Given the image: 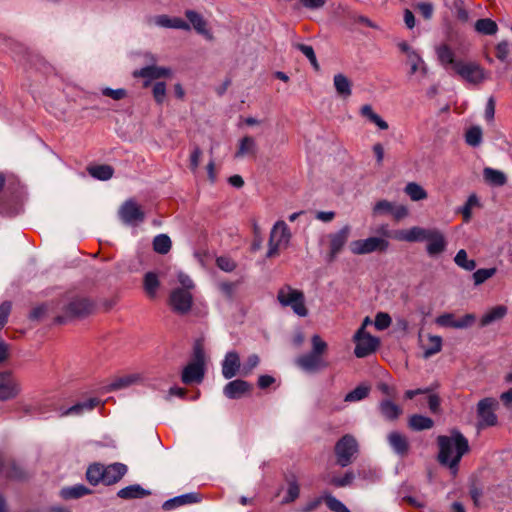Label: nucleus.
<instances>
[{"mask_svg": "<svg viewBox=\"0 0 512 512\" xmlns=\"http://www.w3.org/2000/svg\"><path fill=\"white\" fill-rule=\"evenodd\" d=\"M89 174L98 180H109L113 176V168L109 165H97L88 168Z\"/></svg>", "mask_w": 512, "mask_h": 512, "instance_id": "obj_43", "label": "nucleus"}, {"mask_svg": "<svg viewBox=\"0 0 512 512\" xmlns=\"http://www.w3.org/2000/svg\"><path fill=\"white\" fill-rule=\"evenodd\" d=\"M498 402L494 398H484L477 405V414L479 417L478 426L480 428L494 426L497 423V416L494 411Z\"/></svg>", "mask_w": 512, "mask_h": 512, "instance_id": "obj_12", "label": "nucleus"}, {"mask_svg": "<svg viewBox=\"0 0 512 512\" xmlns=\"http://www.w3.org/2000/svg\"><path fill=\"white\" fill-rule=\"evenodd\" d=\"M354 475L352 472H347L343 477H334L331 483L337 487H345L352 483Z\"/></svg>", "mask_w": 512, "mask_h": 512, "instance_id": "obj_63", "label": "nucleus"}, {"mask_svg": "<svg viewBox=\"0 0 512 512\" xmlns=\"http://www.w3.org/2000/svg\"><path fill=\"white\" fill-rule=\"evenodd\" d=\"M397 47L405 55L408 77L420 83L428 75V66L423 57L406 41L399 42Z\"/></svg>", "mask_w": 512, "mask_h": 512, "instance_id": "obj_4", "label": "nucleus"}, {"mask_svg": "<svg viewBox=\"0 0 512 512\" xmlns=\"http://www.w3.org/2000/svg\"><path fill=\"white\" fill-rule=\"evenodd\" d=\"M435 52L437 55V59L440 64L444 67L451 65L454 68V64L458 61H455V54L450 46L447 44H440L435 48Z\"/></svg>", "mask_w": 512, "mask_h": 512, "instance_id": "obj_33", "label": "nucleus"}, {"mask_svg": "<svg viewBox=\"0 0 512 512\" xmlns=\"http://www.w3.org/2000/svg\"><path fill=\"white\" fill-rule=\"evenodd\" d=\"M388 443L393 451L399 456H405L409 450L407 438L399 432L393 431L387 436Z\"/></svg>", "mask_w": 512, "mask_h": 512, "instance_id": "obj_25", "label": "nucleus"}, {"mask_svg": "<svg viewBox=\"0 0 512 512\" xmlns=\"http://www.w3.org/2000/svg\"><path fill=\"white\" fill-rule=\"evenodd\" d=\"M260 358L256 354H251L248 356L244 364L242 365L241 375L248 376L252 373V371L259 365Z\"/></svg>", "mask_w": 512, "mask_h": 512, "instance_id": "obj_51", "label": "nucleus"}, {"mask_svg": "<svg viewBox=\"0 0 512 512\" xmlns=\"http://www.w3.org/2000/svg\"><path fill=\"white\" fill-rule=\"evenodd\" d=\"M395 204L388 200H380L373 206L372 213L374 216L392 215Z\"/></svg>", "mask_w": 512, "mask_h": 512, "instance_id": "obj_48", "label": "nucleus"}, {"mask_svg": "<svg viewBox=\"0 0 512 512\" xmlns=\"http://www.w3.org/2000/svg\"><path fill=\"white\" fill-rule=\"evenodd\" d=\"M199 501L200 497L197 493H186L165 501L162 507L164 510L170 511L174 508L187 504L197 503Z\"/></svg>", "mask_w": 512, "mask_h": 512, "instance_id": "obj_27", "label": "nucleus"}, {"mask_svg": "<svg viewBox=\"0 0 512 512\" xmlns=\"http://www.w3.org/2000/svg\"><path fill=\"white\" fill-rule=\"evenodd\" d=\"M510 53L509 44L506 41H502L498 43L496 46V57L501 60L505 61Z\"/></svg>", "mask_w": 512, "mask_h": 512, "instance_id": "obj_64", "label": "nucleus"}, {"mask_svg": "<svg viewBox=\"0 0 512 512\" xmlns=\"http://www.w3.org/2000/svg\"><path fill=\"white\" fill-rule=\"evenodd\" d=\"M421 348L425 359L439 353L442 349V338L436 335H428L425 339H421Z\"/></svg>", "mask_w": 512, "mask_h": 512, "instance_id": "obj_26", "label": "nucleus"}, {"mask_svg": "<svg viewBox=\"0 0 512 512\" xmlns=\"http://www.w3.org/2000/svg\"><path fill=\"white\" fill-rule=\"evenodd\" d=\"M104 466L100 464L91 465L86 473L87 480L92 485L104 484Z\"/></svg>", "mask_w": 512, "mask_h": 512, "instance_id": "obj_42", "label": "nucleus"}, {"mask_svg": "<svg viewBox=\"0 0 512 512\" xmlns=\"http://www.w3.org/2000/svg\"><path fill=\"white\" fill-rule=\"evenodd\" d=\"M457 319H455L454 315L452 313H445L440 316H438L435 319V323L441 327H449V328H455L456 329V323Z\"/></svg>", "mask_w": 512, "mask_h": 512, "instance_id": "obj_56", "label": "nucleus"}, {"mask_svg": "<svg viewBox=\"0 0 512 512\" xmlns=\"http://www.w3.org/2000/svg\"><path fill=\"white\" fill-rule=\"evenodd\" d=\"M152 23L163 28H173L181 30H190V25L179 17H169L168 15H158L152 19Z\"/></svg>", "mask_w": 512, "mask_h": 512, "instance_id": "obj_21", "label": "nucleus"}, {"mask_svg": "<svg viewBox=\"0 0 512 512\" xmlns=\"http://www.w3.org/2000/svg\"><path fill=\"white\" fill-rule=\"evenodd\" d=\"M359 112L362 117L376 125L380 130H387L389 128L388 123L373 110L370 104L361 106Z\"/></svg>", "mask_w": 512, "mask_h": 512, "instance_id": "obj_30", "label": "nucleus"}, {"mask_svg": "<svg viewBox=\"0 0 512 512\" xmlns=\"http://www.w3.org/2000/svg\"><path fill=\"white\" fill-rule=\"evenodd\" d=\"M369 394V387L367 386H363V385H360L358 387H356L354 390H352L351 392H349L344 400L346 402H356V401H360L364 398H366Z\"/></svg>", "mask_w": 512, "mask_h": 512, "instance_id": "obj_50", "label": "nucleus"}, {"mask_svg": "<svg viewBox=\"0 0 512 512\" xmlns=\"http://www.w3.org/2000/svg\"><path fill=\"white\" fill-rule=\"evenodd\" d=\"M102 94L114 100H121L127 96V91L123 88L111 89L106 87L102 89Z\"/></svg>", "mask_w": 512, "mask_h": 512, "instance_id": "obj_61", "label": "nucleus"}, {"mask_svg": "<svg viewBox=\"0 0 512 512\" xmlns=\"http://www.w3.org/2000/svg\"><path fill=\"white\" fill-rule=\"evenodd\" d=\"M142 380L140 374H129L114 380L109 385V390H118L137 384Z\"/></svg>", "mask_w": 512, "mask_h": 512, "instance_id": "obj_39", "label": "nucleus"}, {"mask_svg": "<svg viewBox=\"0 0 512 512\" xmlns=\"http://www.w3.org/2000/svg\"><path fill=\"white\" fill-rule=\"evenodd\" d=\"M379 411L388 421H395L402 414V408L389 399L382 400L379 403Z\"/></svg>", "mask_w": 512, "mask_h": 512, "instance_id": "obj_29", "label": "nucleus"}, {"mask_svg": "<svg viewBox=\"0 0 512 512\" xmlns=\"http://www.w3.org/2000/svg\"><path fill=\"white\" fill-rule=\"evenodd\" d=\"M475 30L483 35H494L498 30V26L495 21L483 18L476 21Z\"/></svg>", "mask_w": 512, "mask_h": 512, "instance_id": "obj_41", "label": "nucleus"}, {"mask_svg": "<svg viewBox=\"0 0 512 512\" xmlns=\"http://www.w3.org/2000/svg\"><path fill=\"white\" fill-rule=\"evenodd\" d=\"M392 319L389 314L379 312L375 316L374 325L377 330H385L391 325Z\"/></svg>", "mask_w": 512, "mask_h": 512, "instance_id": "obj_55", "label": "nucleus"}, {"mask_svg": "<svg viewBox=\"0 0 512 512\" xmlns=\"http://www.w3.org/2000/svg\"><path fill=\"white\" fill-rule=\"evenodd\" d=\"M496 273L495 268L478 269L473 273V279L476 285L482 284Z\"/></svg>", "mask_w": 512, "mask_h": 512, "instance_id": "obj_54", "label": "nucleus"}, {"mask_svg": "<svg viewBox=\"0 0 512 512\" xmlns=\"http://www.w3.org/2000/svg\"><path fill=\"white\" fill-rule=\"evenodd\" d=\"M426 252L429 256L435 257L442 254L447 247L444 234L438 229H431L427 240Z\"/></svg>", "mask_w": 512, "mask_h": 512, "instance_id": "obj_16", "label": "nucleus"}, {"mask_svg": "<svg viewBox=\"0 0 512 512\" xmlns=\"http://www.w3.org/2000/svg\"><path fill=\"white\" fill-rule=\"evenodd\" d=\"M177 280L180 287H176L171 291L169 305L175 313L185 315L192 308L193 296L191 290L195 288V284L192 279L183 272L177 274Z\"/></svg>", "mask_w": 512, "mask_h": 512, "instance_id": "obj_2", "label": "nucleus"}, {"mask_svg": "<svg viewBox=\"0 0 512 512\" xmlns=\"http://www.w3.org/2000/svg\"><path fill=\"white\" fill-rule=\"evenodd\" d=\"M153 248L157 253L166 254L171 249V240L165 234L157 235L153 240Z\"/></svg>", "mask_w": 512, "mask_h": 512, "instance_id": "obj_46", "label": "nucleus"}, {"mask_svg": "<svg viewBox=\"0 0 512 512\" xmlns=\"http://www.w3.org/2000/svg\"><path fill=\"white\" fill-rule=\"evenodd\" d=\"M454 261L459 267L467 271H472L476 267V262L473 259H468L467 252L464 249L457 252Z\"/></svg>", "mask_w": 512, "mask_h": 512, "instance_id": "obj_47", "label": "nucleus"}, {"mask_svg": "<svg viewBox=\"0 0 512 512\" xmlns=\"http://www.w3.org/2000/svg\"><path fill=\"white\" fill-rule=\"evenodd\" d=\"M153 97L158 104H162L166 97V84L164 82H156L152 89Z\"/></svg>", "mask_w": 512, "mask_h": 512, "instance_id": "obj_58", "label": "nucleus"}, {"mask_svg": "<svg viewBox=\"0 0 512 512\" xmlns=\"http://www.w3.org/2000/svg\"><path fill=\"white\" fill-rule=\"evenodd\" d=\"M205 353L200 345L194 348V359L182 372V381L185 384L200 383L204 377Z\"/></svg>", "mask_w": 512, "mask_h": 512, "instance_id": "obj_7", "label": "nucleus"}, {"mask_svg": "<svg viewBox=\"0 0 512 512\" xmlns=\"http://www.w3.org/2000/svg\"><path fill=\"white\" fill-rule=\"evenodd\" d=\"M415 8L420 12L424 19L430 20L433 16L434 6L430 2L417 3Z\"/></svg>", "mask_w": 512, "mask_h": 512, "instance_id": "obj_60", "label": "nucleus"}, {"mask_svg": "<svg viewBox=\"0 0 512 512\" xmlns=\"http://www.w3.org/2000/svg\"><path fill=\"white\" fill-rule=\"evenodd\" d=\"M251 389V385L241 379L233 380L228 382L224 389V395L229 399H238L248 393Z\"/></svg>", "mask_w": 512, "mask_h": 512, "instance_id": "obj_20", "label": "nucleus"}, {"mask_svg": "<svg viewBox=\"0 0 512 512\" xmlns=\"http://www.w3.org/2000/svg\"><path fill=\"white\" fill-rule=\"evenodd\" d=\"M333 84L338 95L343 98H348L351 96L352 83L347 76L342 73L334 75Z\"/></svg>", "mask_w": 512, "mask_h": 512, "instance_id": "obj_32", "label": "nucleus"}, {"mask_svg": "<svg viewBox=\"0 0 512 512\" xmlns=\"http://www.w3.org/2000/svg\"><path fill=\"white\" fill-rule=\"evenodd\" d=\"M134 77L144 78V86L147 87L152 80L170 78L172 70L168 67L149 65L133 72Z\"/></svg>", "mask_w": 512, "mask_h": 512, "instance_id": "obj_15", "label": "nucleus"}, {"mask_svg": "<svg viewBox=\"0 0 512 512\" xmlns=\"http://www.w3.org/2000/svg\"><path fill=\"white\" fill-rule=\"evenodd\" d=\"M404 192L412 201H422L428 197L427 191L416 182H409L405 188Z\"/></svg>", "mask_w": 512, "mask_h": 512, "instance_id": "obj_38", "label": "nucleus"}, {"mask_svg": "<svg viewBox=\"0 0 512 512\" xmlns=\"http://www.w3.org/2000/svg\"><path fill=\"white\" fill-rule=\"evenodd\" d=\"M277 299L283 307H289L299 317H306L308 309L305 305V296L302 291L284 286L279 289Z\"/></svg>", "mask_w": 512, "mask_h": 512, "instance_id": "obj_5", "label": "nucleus"}, {"mask_svg": "<svg viewBox=\"0 0 512 512\" xmlns=\"http://www.w3.org/2000/svg\"><path fill=\"white\" fill-rule=\"evenodd\" d=\"M483 177L485 181L492 186L500 187L507 182V177L504 172L490 167L484 168Z\"/></svg>", "mask_w": 512, "mask_h": 512, "instance_id": "obj_35", "label": "nucleus"}, {"mask_svg": "<svg viewBox=\"0 0 512 512\" xmlns=\"http://www.w3.org/2000/svg\"><path fill=\"white\" fill-rule=\"evenodd\" d=\"M89 489L84 485H76L74 487H66L61 490V496L64 499H76L89 493Z\"/></svg>", "mask_w": 512, "mask_h": 512, "instance_id": "obj_44", "label": "nucleus"}, {"mask_svg": "<svg viewBox=\"0 0 512 512\" xmlns=\"http://www.w3.org/2000/svg\"><path fill=\"white\" fill-rule=\"evenodd\" d=\"M300 488L296 481H290L288 484L287 495L283 499L284 503H290L296 500L299 496Z\"/></svg>", "mask_w": 512, "mask_h": 512, "instance_id": "obj_59", "label": "nucleus"}, {"mask_svg": "<svg viewBox=\"0 0 512 512\" xmlns=\"http://www.w3.org/2000/svg\"><path fill=\"white\" fill-rule=\"evenodd\" d=\"M93 310V304L85 299H75L71 301L67 306V315L71 317H82L85 316Z\"/></svg>", "mask_w": 512, "mask_h": 512, "instance_id": "obj_23", "label": "nucleus"}, {"mask_svg": "<svg viewBox=\"0 0 512 512\" xmlns=\"http://www.w3.org/2000/svg\"><path fill=\"white\" fill-rule=\"evenodd\" d=\"M431 229L413 226L409 229L397 231L394 235L395 239L406 242H420L428 238Z\"/></svg>", "mask_w": 512, "mask_h": 512, "instance_id": "obj_19", "label": "nucleus"}, {"mask_svg": "<svg viewBox=\"0 0 512 512\" xmlns=\"http://www.w3.org/2000/svg\"><path fill=\"white\" fill-rule=\"evenodd\" d=\"M507 314V307L498 305L488 310L480 319V326L485 327L501 320Z\"/></svg>", "mask_w": 512, "mask_h": 512, "instance_id": "obj_31", "label": "nucleus"}, {"mask_svg": "<svg viewBox=\"0 0 512 512\" xmlns=\"http://www.w3.org/2000/svg\"><path fill=\"white\" fill-rule=\"evenodd\" d=\"M144 290L149 298H155L157 296L158 288L160 287V281L158 276L154 272H147L144 276Z\"/></svg>", "mask_w": 512, "mask_h": 512, "instance_id": "obj_37", "label": "nucleus"}, {"mask_svg": "<svg viewBox=\"0 0 512 512\" xmlns=\"http://www.w3.org/2000/svg\"><path fill=\"white\" fill-rule=\"evenodd\" d=\"M185 15L197 33L203 35L208 40L213 39V35L207 28V22L202 15L193 10H187Z\"/></svg>", "mask_w": 512, "mask_h": 512, "instance_id": "obj_22", "label": "nucleus"}, {"mask_svg": "<svg viewBox=\"0 0 512 512\" xmlns=\"http://www.w3.org/2000/svg\"><path fill=\"white\" fill-rule=\"evenodd\" d=\"M20 390V384L10 372H0V401L16 398Z\"/></svg>", "mask_w": 512, "mask_h": 512, "instance_id": "obj_14", "label": "nucleus"}, {"mask_svg": "<svg viewBox=\"0 0 512 512\" xmlns=\"http://www.w3.org/2000/svg\"><path fill=\"white\" fill-rule=\"evenodd\" d=\"M482 129L479 126H473L466 131L465 141L469 146L477 147L482 143Z\"/></svg>", "mask_w": 512, "mask_h": 512, "instance_id": "obj_45", "label": "nucleus"}, {"mask_svg": "<svg viewBox=\"0 0 512 512\" xmlns=\"http://www.w3.org/2000/svg\"><path fill=\"white\" fill-rule=\"evenodd\" d=\"M99 404H100V400L99 399L91 398V399H88L86 401H83V402H80V403H77V404L73 405L72 407L67 409L63 413V415H71V414L81 415L82 413H84L86 411L93 410Z\"/></svg>", "mask_w": 512, "mask_h": 512, "instance_id": "obj_36", "label": "nucleus"}, {"mask_svg": "<svg viewBox=\"0 0 512 512\" xmlns=\"http://www.w3.org/2000/svg\"><path fill=\"white\" fill-rule=\"evenodd\" d=\"M148 495H150V492L142 488L139 484L129 485L117 492V496L122 499L144 498Z\"/></svg>", "mask_w": 512, "mask_h": 512, "instance_id": "obj_34", "label": "nucleus"}, {"mask_svg": "<svg viewBox=\"0 0 512 512\" xmlns=\"http://www.w3.org/2000/svg\"><path fill=\"white\" fill-rule=\"evenodd\" d=\"M357 452V442L351 435L343 436L335 446L337 462L340 466L346 467Z\"/></svg>", "mask_w": 512, "mask_h": 512, "instance_id": "obj_10", "label": "nucleus"}, {"mask_svg": "<svg viewBox=\"0 0 512 512\" xmlns=\"http://www.w3.org/2000/svg\"><path fill=\"white\" fill-rule=\"evenodd\" d=\"M121 221L126 225L135 226L143 222L145 214L141 207L132 199L125 201L118 211Z\"/></svg>", "mask_w": 512, "mask_h": 512, "instance_id": "obj_13", "label": "nucleus"}, {"mask_svg": "<svg viewBox=\"0 0 512 512\" xmlns=\"http://www.w3.org/2000/svg\"><path fill=\"white\" fill-rule=\"evenodd\" d=\"M350 227L348 225L342 227L339 231L329 235L330 243V260H333L341 252L350 235Z\"/></svg>", "mask_w": 512, "mask_h": 512, "instance_id": "obj_18", "label": "nucleus"}, {"mask_svg": "<svg viewBox=\"0 0 512 512\" xmlns=\"http://www.w3.org/2000/svg\"><path fill=\"white\" fill-rule=\"evenodd\" d=\"M104 471V484L112 485L117 483L127 473V466L122 463H113L104 466Z\"/></svg>", "mask_w": 512, "mask_h": 512, "instance_id": "obj_24", "label": "nucleus"}, {"mask_svg": "<svg viewBox=\"0 0 512 512\" xmlns=\"http://www.w3.org/2000/svg\"><path fill=\"white\" fill-rule=\"evenodd\" d=\"M477 206H479L478 197L475 194H471L468 197L465 205L463 207H461L459 210L463 215L464 222L467 223L470 221V219L472 217V209Z\"/></svg>", "mask_w": 512, "mask_h": 512, "instance_id": "obj_49", "label": "nucleus"}, {"mask_svg": "<svg viewBox=\"0 0 512 512\" xmlns=\"http://www.w3.org/2000/svg\"><path fill=\"white\" fill-rule=\"evenodd\" d=\"M453 9L459 21L466 23L469 21V12L465 7L464 0H454Z\"/></svg>", "mask_w": 512, "mask_h": 512, "instance_id": "obj_53", "label": "nucleus"}, {"mask_svg": "<svg viewBox=\"0 0 512 512\" xmlns=\"http://www.w3.org/2000/svg\"><path fill=\"white\" fill-rule=\"evenodd\" d=\"M433 425V420L423 415L415 414L409 418V427L416 431L430 429Z\"/></svg>", "mask_w": 512, "mask_h": 512, "instance_id": "obj_40", "label": "nucleus"}, {"mask_svg": "<svg viewBox=\"0 0 512 512\" xmlns=\"http://www.w3.org/2000/svg\"><path fill=\"white\" fill-rule=\"evenodd\" d=\"M311 343V352L298 357L296 364L306 372H317L328 366V363L323 358V354L326 352L328 345L317 334L312 336Z\"/></svg>", "mask_w": 512, "mask_h": 512, "instance_id": "obj_3", "label": "nucleus"}, {"mask_svg": "<svg viewBox=\"0 0 512 512\" xmlns=\"http://www.w3.org/2000/svg\"><path fill=\"white\" fill-rule=\"evenodd\" d=\"M389 242L381 237H369L366 239L354 240L349 244V249L354 255L370 254L376 251H386Z\"/></svg>", "mask_w": 512, "mask_h": 512, "instance_id": "obj_8", "label": "nucleus"}, {"mask_svg": "<svg viewBox=\"0 0 512 512\" xmlns=\"http://www.w3.org/2000/svg\"><path fill=\"white\" fill-rule=\"evenodd\" d=\"M290 239L291 233L287 224L282 220L277 221L270 232L267 257H275L281 250L286 249Z\"/></svg>", "mask_w": 512, "mask_h": 512, "instance_id": "obj_6", "label": "nucleus"}, {"mask_svg": "<svg viewBox=\"0 0 512 512\" xmlns=\"http://www.w3.org/2000/svg\"><path fill=\"white\" fill-rule=\"evenodd\" d=\"M297 48L308 58V60L310 61L311 65L315 69L319 68V65H318V62H317V58H316V55H315V52H314V49H313L312 46L305 45V44H297Z\"/></svg>", "mask_w": 512, "mask_h": 512, "instance_id": "obj_57", "label": "nucleus"}, {"mask_svg": "<svg viewBox=\"0 0 512 512\" xmlns=\"http://www.w3.org/2000/svg\"><path fill=\"white\" fill-rule=\"evenodd\" d=\"M257 152V143L251 136H244L239 140L238 149L235 152V158L254 156Z\"/></svg>", "mask_w": 512, "mask_h": 512, "instance_id": "obj_28", "label": "nucleus"}, {"mask_svg": "<svg viewBox=\"0 0 512 512\" xmlns=\"http://www.w3.org/2000/svg\"><path fill=\"white\" fill-rule=\"evenodd\" d=\"M437 442L438 461L456 474L461 458L469 451L468 440L459 431L453 430L449 435L438 436Z\"/></svg>", "mask_w": 512, "mask_h": 512, "instance_id": "obj_1", "label": "nucleus"}, {"mask_svg": "<svg viewBox=\"0 0 512 512\" xmlns=\"http://www.w3.org/2000/svg\"><path fill=\"white\" fill-rule=\"evenodd\" d=\"M455 72L471 84H480L486 79V71L476 62L458 61L454 64Z\"/></svg>", "mask_w": 512, "mask_h": 512, "instance_id": "obj_9", "label": "nucleus"}, {"mask_svg": "<svg viewBox=\"0 0 512 512\" xmlns=\"http://www.w3.org/2000/svg\"><path fill=\"white\" fill-rule=\"evenodd\" d=\"M476 321V316L474 314L468 313L465 314L460 319H457L456 329H466L471 327Z\"/></svg>", "mask_w": 512, "mask_h": 512, "instance_id": "obj_62", "label": "nucleus"}, {"mask_svg": "<svg viewBox=\"0 0 512 512\" xmlns=\"http://www.w3.org/2000/svg\"><path fill=\"white\" fill-rule=\"evenodd\" d=\"M222 375L225 379H231L236 375H241L242 365L240 356L236 351H229L225 354L222 361Z\"/></svg>", "mask_w": 512, "mask_h": 512, "instance_id": "obj_17", "label": "nucleus"}, {"mask_svg": "<svg viewBox=\"0 0 512 512\" xmlns=\"http://www.w3.org/2000/svg\"><path fill=\"white\" fill-rule=\"evenodd\" d=\"M354 341L356 342L354 353L358 358L368 356L374 352L379 345L378 338L372 336L366 331H363V328H359L355 333Z\"/></svg>", "mask_w": 512, "mask_h": 512, "instance_id": "obj_11", "label": "nucleus"}, {"mask_svg": "<svg viewBox=\"0 0 512 512\" xmlns=\"http://www.w3.org/2000/svg\"><path fill=\"white\" fill-rule=\"evenodd\" d=\"M328 508L334 512H350V510L337 498L332 495L323 497Z\"/></svg>", "mask_w": 512, "mask_h": 512, "instance_id": "obj_52", "label": "nucleus"}]
</instances>
